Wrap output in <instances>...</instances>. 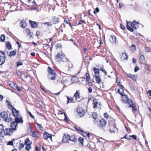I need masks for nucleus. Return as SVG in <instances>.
<instances>
[{"mask_svg":"<svg viewBox=\"0 0 151 151\" xmlns=\"http://www.w3.org/2000/svg\"><path fill=\"white\" fill-rule=\"evenodd\" d=\"M147 93L149 94V96H151V91L149 90L147 92Z\"/></svg>","mask_w":151,"mask_h":151,"instance_id":"obj_62","label":"nucleus"},{"mask_svg":"<svg viewBox=\"0 0 151 151\" xmlns=\"http://www.w3.org/2000/svg\"><path fill=\"white\" fill-rule=\"evenodd\" d=\"M62 53H58L56 55V57L60 61H62L64 62V61L63 60V59L64 56L62 55Z\"/></svg>","mask_w":151,"mask_h":151,"instance_id":"obj_12","label":"nucleus"},{"mask_svg":"<svg viewBox=\"0 0 151 151\" xmlns=\"http://www.w3.org/2000/svg\"><path fill=\"white\" fill-rule=\"evenodd\" d=\"M78 92V91H76L74 95V97L76 98V100L78 101H79L80 99V94Z\"/></svg>","mask_w":151,"mask_h":151,"instance_id":"obj_16","label":"nucleus"},{"mask_svg":"<svg viewBox=\"0 0 151 151\" xmlns=\"http://www.w3.org/2000/svg\"><path fill=\"white\" fill-rule=\"evenodd\" d=\"M94 79L95 80L96 83L100 84L101 82V79L99 75H94L93 76Z\"/></svg>","mask_w":151,"mask_h":151,"instance_id":"obj_11","label":"nucleus"},{"mask_svg":"<svg viewBox=\"0 0 151 151\" xmlns=\"http://www.w3.org/2000/svg\"><path fill=\"white\" fill-rule=\"evenodd\" d=\"M13 109H12V112L13 115L14 117H16V116H19V111H18L17 110L14 108H13Z\"/></svg>","mask_w":151,"mask_h":151,"instance_id":"obj_19","label":"nucleus"},{"mask_svg":"<svg viewBox=\"0 0 151 151\" xmlns=\"http://www.w3.org/2000/svg\"><path fill=\"white\" fill-rule=\"evenodd\" d=\"M66 61H65V64L66 65V66H68L69 69L72 68L73 67V64L71 63L69 61L68 59L66 58Z\"/></svg>","mask_w":151,"mask_h":151,"instance_id":"obj_9","label":"nucleus"},{"mask_svg":"<svg viewBox=\"0 0 151 151\" xmlns=\"http://www.w3.org/2000/svg\"><path fill=\"white\" fill-rule=\"evenodd\" d=\"M28 113L30 117H31L32 118H35L34 116L31 113L30 111H29Z\"/></svg>","mask_w":151,"mask_h":151,"instance_id":"obj_58","label":"nucleus"},{"mask_svg":"<svg viewBox=\"0 0 151 151\" xmlns=\"http://www.w3.org/2000/svg\"><path fill=\"white\" fill-rule=\"evenodd\" d=\"M94 106L93 107L94 108H100L101 104L100 102L98 101V100L96 99L93 100Z\"/></svg>","mask_w":151,"mask_h":151,"instance_id":"obj_8","label":"nucleus"},{"mask_svg":"<svg viewBox=\"0 0 151 151\" xmlns=\"http://www.w3.org/2000/svg\"><path fill=\"white\" fill-rule=\"evenodd\" d=\"M129 137H132L133 139L135 140H137V137L136 135H129Z\"/></svg>","mask_w":151,"mask_h":151,"instance_id":"obj_46","label":"nucleus"},{"mask_svg":"<svg viewBox=\"0 0 151 151\" xmlns=\"http://www.w3.org/2000/svg\"><path fill=\"white\" fill-rule=\"evenodd\" d=\"M139 70V68L137 66H136L134 68V71L135 72H137L138 70Z\"/></svg>","mask_w":151,"mask_h":151,"instance_id":"obj_51","label":"nucleus"},{"mask_svg":"<svg viewBox=\"0 0 151 151\" xmlns=\"http://www.w3.org/2000/svg\"><path fill=\"white\" fill-rule=\"evenodd\" d=\"M11 121L12 119L10 117H8V116L5 119V122H9Z\"/></svg>","mask_w":151,"mask_h":151,"instance_id":"obj_42","label":"nucleus"},{"mask_svg":"<svg viewBox=\"0 0 151 151\" xmlns=\"http://www.w3.org/2000/svg\"><path fill=\"white\" fill-rule=\"evenodd\" d=\"M17 124L16 123V122H13L11 123V124L10 125L11 128L13 129V130L14 131L16 130V127H17Z\"/></svg>","mask_w":151,"mask_h":151,"instance_id":"obj_14","label":"nucleus"},{"mask_svg":"<svg viewBox=\"0 0 151 151\" xmlns=\"http://www.w3.org/2000/svg\"><path fill=\"white\" fill-rule=\"evenodd\" d=\"M92 116L95 120H96L98 118L97 116L96 112H93Z\"/></svg>","mask_w":151,"mask_h":151,"instance_id":"obj_37","label":"nucleus"},{"mask_svg":"<svg viewBox=\"0 0 151 151\" xmlns=\"http://www.w3.org/2000/svg\"><path fill=\"white\" fill-rule=\"evenodd\" d=\"M6 59L5 56H1L0 55V65H2L5 62Z\"/></svg>","mask_w":151,"mask_h":151,"instance_id":"obj_18","label":"nucleus"},{"mask_svg":"<svg viewBox=\"0 0 151 151\" xmlns=\"http://www.w3.org/2000/svg\"><path fill=\"white\" fill-rule=\"evenodd\" d=\"M128 56L126 53H122V56L121 58V59L123 60H126L127 59Z\"/></svg>","mask_w":151,"mask_h":151,"instance_id":"obj_29","label":"nucleus"},{"mask_svg":"<svg viewBox=\"0 0 151 151\" xmlns=\"http://www.w3.org/2000/svg\"><path fill=\"white\" fill-rule=\"evenodd\" d=\"M93 70L95 74H98L99 75L100 73L99 69L95 67H94L93 68Z\"/></svg>","mask_w":151,"mask_h":151,"instance_id":"obj_31","label":"nucleus"},{"mask_svg":"<svg viewBox=\"0 0 151 151\" xmlns=\"http://www.w3.org/2000/svg\"><path fill=\"white\" fill-rule=\"evenodd\" d=\"M122 101L123 103H126L128 105L129 104H132V100L131 99H129L127 96L124 94L122 96Z\"/></svg>","mask_w":151,"mask_h":151,"instance_id":"obj_2","label":"nucleus"},{"mask_svg":"<svg viewBox=\"0 0 151 151\" xmlns=\"http://www.w3.org/2000/svg\"><path fill=\"white\" fill-rule=\"evenodd\" d=\"M67 98L68 99V101H67V104H68L69 103H71V102H73L74 100L73 98H72V97H71L70 98L68 96H67Z\"/></svg>","mask_w":151,"mask_h":151,"instance_id":"obj_33","label":"nucleus"},{"mask_svg":"<svg viewBox=\"0 0 151 151\" xmlns=\"http://www.w3.org/2000/svg\"><path fill=\"white\" fill-rule=\"evenodd\" d=\"M116 37L115 36H113L111 37L110 41L113 43H115L116 41Z\"/></svg>","mask_w":151,"mask_h":151,"instance_id":"obj_28","label":"nucleus"},{"mask_svg":"<svg viewBox=\"0 0 151 151\" xmlns=\"http://www.w3.org/2000/svg\"><path fill=\"white\" fill-rule=\"evenodd\" d=\"M120 86L122 87V88H120V89H118V90L117 92L118 93L120 94L122 96V95H123V93H124L123 89V88H124V87L121 85H120Z\"/></svg>","mask_w":151,"mask_h":151,"instance_id":"obj_24","label":"nucleus"},{"mask_svg":"<svg viewBox=\"0 0 151 151\" xmlns=\"http://www.w3.org/2000/svg\"><path fill=\"white\" fill-rule=\"evenodd\" d=\"M77 112L78 113L80 117H81L84 116L85 114V111L81 107L77 108Z\"/></svg>","mask_w":151,"mask_h":151,"instance_id":"obj_5","label":"nucleus"},{"mask_svg":"<svg viewBox=\"0 0 151 151\" xmlns=\"http://www.w3.org/2000/svg\"><path fill=\"white\" fill-rule=\"evenodd\" d=\"M32 135L33 137H37V133L35 131H33L32 132Z\"/></svg>","mask_w":151,"mask_h":151,"instance_id":"obj_35","label":"nucleus"},{"mask_svg":"<svg viewBox=\"0 0 151 151\" xmlns=\"http://www.w3.org/2000/svg\"><path fill=\"white\" fill-rule=\"evenodd\" d=\"M26 32L30 36V37H31L32 36V33L30 32V30L29 28H26Z\"/></svg>","mask_w":151,"mask_h":151,"instance_id":"obj_34","label":"nucleus"},{"mask_svg":"<svg viewBox=\"0 0 151 151\" xmlns=\"http://www.w3.org/2000/svg\"><path fill=\"white\" fill-rule=\"evenodd\" d=\"M32 142L29 141L28 138H27L25 141V144L26 145H31Z\"/></svg>","mask_w":151,"mask_h":151,"instance_id":"obj_36","label":"nucleus"},{"mask_svg":"<svg viewBox=\"0 0 151 151\" xmlns=\"http://www.w3.org/2000/svg\"><path fill=\"white\" fill-rule=\"evenodd\" d=\"M43 136L44 139H47L48 138H50L51 140H52V135L49 134L47 132H45L43 134Z\"/></svg>","mask_w":151,"mask_h":151,"instance_id":"obj_10","label":"nucleus"},{"mask_svg":"<svg viewBox=\"0 0 151 151\" xmlns=\"http://www.w3.org/2000/svg\"><path fill=\"white\" fill-rule=\"evenodd\" d=\"M16 54V52L14 51H12L10 53L8 56H14Z\"/></svg>","mask_w":151,"mask_h":151,"instance_id":"obj_40","label":"nucleus"},{"mask_svg":"<svg viewBox=\"0 0 151 151\" xmlns=\"http://www.w3.org/2000/svg\"><path fill=\"white\" fill-rule=\"evenodd\" d=\"M104 117L107 119L108 118L109 116L107 115V113H104Z\"/></svg>","mask_w":151,"mask_h":151,"instance_id":"obj_54","label":"nucleus"},{"mask_svg":"<svg viewBox=\"0 0 151 151\" xmlns=\"http://www.w3.org/2000/svg\"><path fill=\"white\" fill-rule=\"evenodd\" d=\"M10 86L15 89H17L18 91H21V89L19 88L18 85L12 82H10L9 84Z\"/></svg>","mask_w":151,"mask_h":151,"instance_id":"obj_6","label":"nucleus"},{"mask_svg":"<svg viewBox=\"0 0 151 151\" xmlns=\"http://www.w3.org/2000/svg\"><path fill=\"white\" fill-rule=\"evenodd\" d=\"M131 137H129V136H128L127 135V134L124 137V138H125L126 139H131Z\"/></svg>","mask_w":151,"mask_h":151,"instance_id":"obj_56","label":"nucleus"},{"mask_svg":"<svg viewBox=\"0 0 151 151\" xmlns=\"http://www.w3.org/2000/svg\"><path fill=\"white\" fill-rule=\"evenodd\" d=\"M31 145H26V146L25 147V149L28 151H29L31 148V147L30 146Z\"/></svg>","mask_w":151,"mask_h":151,"instance_id":"obj_43","label":"nucleus"},{"mask_svg":"<svg viewBox=\"0 0 151 151\" xmlns=\"http://www.w3.org/2000/svg\"><path fill=\"white\" fill-rule=\"evenodd\" d=\"M36 124L37 125L36 127H37L40 130H42L43 127L41 126L40 124H39L38 123H37Z\"/></svg>","mask_w":151,"mask_h":151,"instance_id":"obj_45","label":"nucleus"},{"mask_svg":"<svg viewBox=\"0 0 151 151\" xmlns=\"http://www.w3.org/2000/svg\"><path fill=\"white\" fill-rule=\"evenodd\" d=\"M92 88L91 87H90L88 88V91L89 92L91 93L92 92Z\"/></svg>","mask_w":151,"mask_h":151,"instance_id":"obj_61","label":"nucleus"},{"mask_svg":"<svg viewBox=\"0 0 151 151\" xmlns=\"http://www.w3.org/2000/svg\"><path fill=\"white\" fill-rule=\"evenodd\" d=\"M132 104H131V105L130 104H129L128 106V107H132V111L134 113L135 112H136L137 111V108L135 106V105H134L133 104V101H132Z\"/></svg>","mask_w":151,"mask_h":151,"instance_id":"obj_13","label":"nucleus"},{"mask_svg":"<svg viewBox=\"0 0 151 151\" xmlns=\"http://www.w3.org/2000/svg\"><path fill=\"white\" fill-rule=\"evenodd\" d=\"M120 27L122 29H125V27L121 24H120Z\"/></svg>","mask_w":151,"mask_h":151,"instance_id":"obj_53","label":"nucleus"},{"mask_svg":"<svg viewBox=\"0 0 151 151\" xmlns=\"http://www.w3.org/2000/svg\"><path fill=\"white\" fill-rule=\"evenodd\" d=\"M56 77V73L54 74V75H53V74L48 75V76H47V77L49 79L52 80H55Z\"/></svg>","mask_w":151,"mask_h":151,"instance_id":"obj_20","label":"nucleus"},{"mask_svg":"<svg viewBox=\"0 0 151 151\" xmlns=\"http://www.w3.org/2000/svg\"><path fill=\"white\" fill-rule=\"evenodd\" d=\"M127 25L126 27L127 29L130 31L131 32H133L134 29L133 28L135 29H137V27H136L135 26L137 24L138 22H137L136 21H134L132 23L129 22H128L127 21H126Z\"/></svg>","mask_w":151,"mask_h":151,"instance_id":"obj_1","label":"nucleus"},{"mask_svg":"<svg viewBox=\"0 0 151 151\" xmlns=\"http://www.w3.org/2000/svg\"><path fill=\"white\" fill-rule=\"evenodd\" d=\"M7 145H13V142L12 141H10L8 142L7 144Z\"/></svg>","mask_w":151,"mask_h":151,"instance_id":"obj_49","label":"nucleus"},{"mask_svg":"<svg viewBox=\"0 0 151 151\" xmlns=\"http://www.w3.org/2000/svg\"><path fill=\"white\" fill-rule=\"evenodd\" d=\"M97 123L98 127L101 129H103L106 126V122L104 119H102Z\"/></svg>","mask_w":151,"mask_h":151,"instance_id":"obj_3","label":"nucleus"},{"mask_svg":"<svg viewBox=\"0 0 151 151\" xmlns=\"http://www.w3.org/2000/svg\"><path fill=\"white\" fill-rule=\"evenodd\" d=\"M69 140L74 142L77 141V139L76 137L74 135L72 136L71 137L69 136Z\"/></svg>","mask_w":151,"mask_h":151,"instance_id":"obj_26","label":"nucleus"},{"mask_svg":"<svg viewBox=\"0 0 151 151\" xmlns=\"http://www.w3.org/2000/svg\"><path fill=\"white\" fill-rule=\"evenodd\" d=\"M8 114L5 112H3L0 113V119H5L8 116Z\"/></svg>","mask_w":151,"mask_h":151,"instance_id":"obj_15","label":"nucleus"},{"mask_svg":"<svg viewBox=\"0 0 151 151\" xmlns=\"http://www.w3.org/2000/svg\"><path fill=\"white\" fill-rule=\"evenodd\" d=\"M64 114L65 116V118L64 119V121L68 122V119L65 113H64Z\"/></svg>","mask_w":151,"mask_h":151,"instance_id":"obj_52","label":"nucleus"},{"mask_svg":"<svg viewBox=\"0 0 151 151\" xmlns=\"http://www.w3.org/2000/svg\"><path fill=\"white\" fill-rule=\"evenodd\" d=\"M116 129L114 126H112L109 129V131L111 133H115L116 131Z\"/></svg>","mask_w":151,"mask_h":151,"instance_id":"obj_25","label":"nucleus"},{"mask_svg":"<svg viewBox=\"0 0 151 151\" xmlns=\"http://www.w3.org/2000/svg\"><path fill=\"white\" fill-rule=\"evenodd\" d=\"M64 22L65 23H67V24H70V22L69 20L67 21L66 20H65Z\"/></svg>","mask_w":151,"mask_h":151,"instance_id":"obj_64","label":"nucleus"},{"mask_svg":"<svg viewBox=\"0 0 151 151\" xmlns=\"http://www.w3.org/2000/svg\"><path fill=\"white\" fill-rule=\"evenodd\" d=\"M69 135H66L64 134V137L62 140V142H66L69 140Z\"/></svg>","mask_w":151,"mask_h":151,"instance_id":"obj_23","label":"nucleus"},{"mask_svg":"<svg viewBox=\"0 0 151 151\" xmlns=\"http://www.w3.org/2000/svg\"><path fill=\"white\" fill-rule=\"evenodd\" d=\"M23 63L22 62H18L17 63V67H18L19 66V65H23Z\"/></svg>","mask_w":151,"mask_h":151,"instance_id":"obj_48","label":"nucleus"},{"mask_svg":"<svg viewBox=\"0 0 151 151\" xmlns=\"http://www.w3.org/2000/svg\"><path fill=\"white\" fill-rule=\"evenodd\" d=\"M48 71L49 73L48 75L50 74H53L54 75V74H55L56 73L55 72L54 70L50 68V67L49 66L48 67Z\"/></svg>","mask_w":151,"mask_h":151,"instance_id":"obj_22","label":"nucleus"},{"mask_svg":"<svg viewBox=\"0 0 151 151\" xmlns=\"http://www.w3.org/2000/svg\"><path fill=\"white\" fill-rule=\"evenodd\" d=\"M24 145L23 144H21L20 145L19 147V149L21 150L24 147Z\"/></svg>","mask_w":151,"mask_h":151,"instance_id":"obj_55","label":"nucleus"},{"mask_svg":"<svg viewBox=\"0 0 151 151\" xmlns=\"http://www.w3.org/2000/svg\"><path fill=\"white\" fill-rule=\"evenodd\" d=\"M53 23L54 24H56L58 23L59 22V18H56L55 17L54 19H53Z\"/></svg>","mask_w":151,"mask_h":151,"instance_id":"obj_32","label":"nucleus"},{"mask_svg":"<svg viewBox=\"0 0 151 151\" xmlns=\"http://www.w3.org/2000/svg\"><path fill=\"white\" fill-rule=\"evenodd\" d=\"M84 133L86 135H87L88 136V137L89 138L90 137V136H91V135L89 133Z\"/></svg>","mask_w":151,"mask_h":151,"instance_id":"obj_60","label":"nucleus"},{"mask_svg":"<svg viewBox=\"0 0 151 151\" xmlns=\"http://www.w3.org/2000/svg\"><path fill=\"white\" fill-rule=\"evenodd\" d=\"M13 131V129L11 128H6L4 130V134L5 135H11Z\"/></svg>","mask_w":151,"mask_h":151,"instance_id":"obj_4","label":"nucleus"},{"mask_svg":"<svg viewBox=\"0 0 151 151\" xmlns=\"http://www.w3.org/2000/svg\"><path fill=\"white\" fill-rule=\"evenodd\" d=\"M75 128L78 131H80L83 133V131L81 129V128L78 126H75Z\"/></svg>","mask_w":151,"mask_h":151,"instance_id":"obj_39","label":"nucleus"},{"mask_svg":"<svg viewBox=\"0 0 151 151\" xmlns=\"http://www.w3.org/2000/svg\"><path fill=\"white\" fill-rule=\"evenodd\" d=\"M127 76L129 78L132 79L134 81H136L137 77L135 75L131 74H127Z\"/></svg>","mask_w":151,"mask_h":151,"instance_id":"obj_21","label":"nucleus"},{"mask_svg":"<svg viewBox=\"0 0 151 151\" xmlns=\"http://www.w3.org/2000/svg\"><path fill=\"white\" fill-rule=\"evenodd\" d=\"M45 48L47 49L49 47V45L47 44H45L44 46Z\"/></svg>","mask_w":151,"mask_h":151,"instance_id":"obj_63","label":"nucleus"},{"mask_svg":"<svg viewBox=\"0 0 151 151\" xmlns=\"http://www.w3.org/2000/svg\"><path fill=\"white\" fill-rule=\"evenodd\" d=\"M101 70L104 73L105 76L107 75V73L106 71L105 70Z\"/></svg>","mask_w":151,"mask_h":151,"instance_id":"obj_57","label":"nucleus"},{"mask_svg":"<svg viewBox=\"0 0 151 151\" xmlns=\"http://www.w3.org/2000/svg\"><path fill=\"white\" fill-rule=\"evenodd\" d=\"M4 131V126L3 125L0 124V134H2Z\"/></svg>","mask_w":151,"mask_h":151,"instance_id":"obj_41","label":"nucleus"},{"mask_svg":"<svg viewBox=\"0 0 151 151\" xmlns=\"http://www.w3.org/2000/svg\"><path fill=\"white\" fill-rule=\"evenodd\" d=\"M1 40L2 42H4L5 40V36L4 35H2L0 37Z\"/></svg>","mask_w":151,"mask_h":151,"instance_id":"obj_44","label":"nucleus"},{"mask_svg":"<svg viewBox=\"0 0 151 151\" xmlns=\"http://www.w3.org/2000/svg\"><path fill=\"white\" fill-rule=\"evenodd\" d=\"M83 139L82 137H80L78 139L79 141L80 142L81 144H83Z\"/></svg>","mask_w":151,"mask_h":151,"instance_id":"obj_47","label":"nucleus"},{"mask_svg":"<svg viewBox=\"0 0 151 151\" xmlns=\"http://www.w3.org/2000/svg\"><path fill=\"white\" fill-rule=\"evenodd\" d=\"M140 62L141 63H143L145 61V58L144 56L142 55H141L139 57Z\"/></svg>","mask_w":151,"mask_h":151,"instance_id":"obj_30","label":"nucleus"},{"mask_svg":"<svg viewBox=\"0 0 151 151\" xmlns=\"http://www.w3.org/2000/svg\"><path fill=\"white\" fill-rule=\"evenodd\" d=\"M20 26L22 28H25L26 26V23L24 20H22L20 23Z\"/></svg>","mask_w":151,"mask_h":151,"instance_id":"obj_27","label":"nucleus"},{"mask_svg":"<svg viewBox=\"0 0 151 151\" xmlns=\"http://www.w3.org/2000/svg\"><path fill=\"white\" fill-rule=\"evenodd\" d=\"M145 50L146 52H149L150 50L149 48L147 47H145Z\"/></svg>","mask_w":151,"mask_h":151,"instance_id":"obj_59","label":"nucleus"},{"mask_svg":"<svg viewBox=\"0 0 151 151\" xmlns=\"http://www.w3.org/2000/svg\"><path fill=\"white\" fill-rule=\"evenodd\" d=\"M6 102L7 104V106H8L9 108L10 109V105H11L10 104L11 102L9 101L8 100H7L6 101Z\"/></svg>","mask_w":151,"mask_h":151,"instance_id":"obj_50","label":"nucleus"},{"mask_svg":"<svg viewBox=\"0 0 151 151\" xmlns=\"http://www.w3.org/2000/svg\"><path fill=\"white\" fill-rule=\"evenodd\" d=\"M29 23L32 27L35 28L37 27V23L34 21H32L31 20H29Z\"/></svg>","mask_w":151,"mask_h":151,"instance_id":"obj_17","label":"nucleus"},{"mask_svg":"<svg viewBox=\"0 0 151 151\" xmlns=\"http://www.w3.org/2000/svg\"><path fill=\"white\" fill-rule=\"evenodd\" d=\"M15 122L16 123H23V120H22V117L20 115L18 116L15 117Z\"/></svg>","mask_w":151,"mask_h":151,"instance_id":"obj_7","label":"nucleus"},{"mask_svg":"<svg viewBox=\"0 0 151 151\" xmlns=\"http://www.w3.org/2000/svg\"><path fill=\"white\" fill-rule=\"evenodd\" d=\"M6 47L9 50L12 49V45L9 42H8L6 43Z\"/></svg>","mask_w":151,"mask_h":151,"instance_id":"obj_38","label":"nucleus"}]
</instances>
